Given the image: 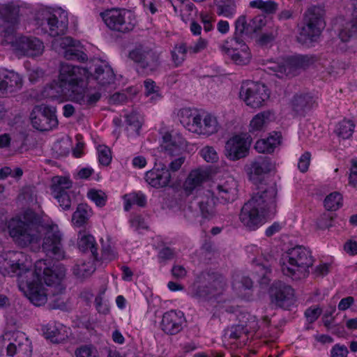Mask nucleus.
Returning <instances> with one entry per match:
<instances>
[{"mask_svg":"<svg viewBox=\"0 0 357 357\" xmlns=\"http://www.w3.org/2000/svg\"><path fill=\"white\" fill-rule=\"evenodd\" d=\"M70 146L71 139L69 137L66 136L54 144V149L59 152V154L65 155L68 153Z\"/></svg>","mask_w":357,"mask_h":357,"instance_id":"6e6d98bb","label":"nucleus"},{"mask_svg":"<svg viewBox=\"0 0 357 357\" xmlns=\"http://www.w3.org/2000/svg\"><path fill=\"white\" fill-rule=\"evenodd\" d=\"M32 344L21 331L7 332L0 336V357H31Z\"/></svg>","mask_w":357,"mask_h":357,"instance_id":"6e6552de","label":"nucleus"},{"mask_svg":"<svg viewBox=\"0 0 357 357\" xmlns=\"http://www.w3.org/2000/svg\"><path fill=\"white\" fill-rule=\"evenodd\" d=\"M246 250L249 255L253 256L252 259V262L255 264V273L256 275L255 277L257 280L260 283H266L268 278V275L270 273V269L266 263L261 262V259L262 258H264L266 260H267V259L264 257L261 248L252 244L247 246Z\"/></svg>","mask_w":357,"mask_h":357,"instance_id":"393cba45","label":"nucleus"},{"mask_svg":"<svg viewBox=\"0 0 357 357\" xmlns=\"http://www.w3.org/2000/svg\"><path fill=\"white\" fill-rule=\"evenodd\" d=\"M160 152L170 156L194 154L197 149V145L190 143L179 133L165 132L162 134Z\"/></svg>","mask_w":357,"mask_h":357,"instance_id":"4468645a","label":"nucleus"},{"mask_svg":"<svg viewBox=\"0 0 357 357\" xmlns=\"http://www.w3.org/2000/svg\"><path fill=\"white\" fill-rule=\"evenodd\" d=\"M271 302L275 305L289 309L294 303V289L282 282H275L270 289Z\"/></svg>","mask_w":357,"mask_h":357,"instance_id":"aec40b11","label":"nucleus"},{"mask_svg":"<svg viewBox=\"0 0 357 357\" xmlns=\"http://www.w3.org/2000/svg\"><path fill=\"white\" fill-rule=\"evenodd\" d=\"M314 59L307 55H296L287 58H280L269 61L267 70L279 78L294 75L298 68H305L312 63Z\"/></svg>","mask_w":357,"mask_h":357,"instance_id":"f8f14e48","label":"nucleus"},{"mask_svg":"<svg viewBox=\"0 0 357 357\" xmlns=\"http://www.w3.org/2000/svg\"><path fill=\"white\" fill-rule=\"evenodd\" d=\"M87 198L93 202L98 207H102L106 204L107 197L101 190L91 188L88 190Z\"/></svg>","mask_w":357,"mask_h":357,"instance_id":"49530a36","label":"nucleus"},{"mask_svg":"<svg viewBox=\"0 0 357 357\" xmlns=\"http://www.w3.org/2000/svg\"><path fill=\"white\" fill-rule=\"evenodd\" d=\"M23 81L20 74L6 69L0 70V90L6 92H13L20 89Z\"/></svg>","mask_w":357,"mask_h":357,"instance_id":"a878e982","label":"nucleus"},{"mask_svg":"<svg viewBox=\"0 0 357 357\" xmlns=\"http://www.w3.org/2000/svg\"><path fill=\"white\" fill-rule=\"evenodd\" d=\"M92 215L93 211L88 204H80L73 214L72 222L75 227H82L87 222Z\"/></svg>","mask_w":357,"mask_h":357,"instance_id":"72a5a7b5","label":"nucleus"},{"mask_svg":"<svg viewBox=\"0 0 357 357\" xmlns=\"http://www.w3.org/2000/svg\"><path fill=\"white\" fill-rule=\"evenodd\" d=\"M196 8L192 3H188L183 5L182 8L181 9V20L186 22L190 20L192 14L196 13Z\"/></svg>","mask_w":357,"mask_h":357,"instance_id":"bf43d9fd","label":"nucleus"},{"mask_svg":"<svg viewBox=\"0 0 357 357\" xmlns=\"http://www.w3.org/2000/svg\"><path fill=\"white\" fill-rule=\"evenodd\" d=\"M355 128V124L353 121L349 119H343L340 121L335 129V134L342 139L350 138Z\"/></svg>","mask_w":357,"mask_h":357,"instance_id":"58836bf2","label":"nucleus"},{"mask_svg":"<svg viewBox=\"0 0 357 357\" xmlns=\"http://www.w3.org/2000/svg\"><path fill=\"white\" fill-rule=\"evenodd\" d=\"M252 286V280L247 277L237 275L233 281L232 287L238 293L243 289H250Z\"/></svg>","mask_w":357,"mask_h":357,"instance_id":"3c124183","label":"nucleus"},{"mask_svg":"<svg viewBox=\"0 0 357 357\" xmlns=\"http://www.w3.org/2000/svg\"><path fill=\"white\" fill-rule=\"evenodd\" d=\"M250 29V24L247 23L245 15L239 16L235 22L236 33L242 34Z\"/></svg>","mask_w":357,"mask_h":357,"instance_id":"0e129e2a","label":"nucleus"},{"mask_svg":"<svg viewBox=\"0 0 357 357\" xmlns=\"http://www.w3.org/2000/svg\"><path fill=\"white\" fill-rule=\"evenodd\" d=\"M92 76L102 86L114 83L115 79L112 68L105 61H98L94 65V74Z\"/></svg>","mask_w":357,"mask_h":357,"instance_id":"c756f323","label":"nucleus"},{"mask_svg":"<svg viewBox=\"0 0 357 357\" xmlns=\"http://www.w3.org/2000/svg\"><path fill=\"white\" fill-rule=\"evenodd\" d=\"M117 257V253L114 248L110 245L104 246L102 251L101 260L107 263L114 260Z\"/></svg>","mask_w":357,"mask_h":357,"instance_id":"680f3d73","label":"nucleus"},{"mask_svg":"<svg viewBox=\"0 0 357 357\" xmlns=\"http://www.w3.org/2000/svg\"><path fill=\"white\" fill-rule=\"evenodd\" d=\"M145 95L149 98L151 102H154L161 98L159 88L151 79L144 81Z\"/></svg>","mask_w":357,"mask_h":357,"instance_id":"de8ad7c7","label":"nucleus"},{"mask_svg":"<svg viewBox=\"0 0 357 357\" xmlns=\"http://www.w3.org/2000/svg\"><path fill=\"white\" fill-rule=\"evenodd\" d=\"M275 169L274 165H273L268 158H258L250 163L245 166V172L248 176V179L255 185H261L258 188V191L260 188H263L264 190L268 188L270 186L274 185V183L267 185L263 184V181L267 177L268 174Z\"/></svg>","mask_w":357,"mask_h":357,"instance_id":"f3484780","label":"nucleus"},{"mask_svg":"<svg viewBox=\"0 0 357 357\" xmlns=\"http://www.w3.org/2000/svg\"><path fill=\"white\" fill-rule=\"evenodd\" d=\"M130 58L146 72H153L159 66L158 56L151 51H145L142 47H137L130 52Z\"/></svg>","mask_w":357,"mask_h":357,"instance_id":"b1692460","label":"nucleus"},{"mask_svg":"<svg viewBox=\"0 0 357 357\" xmlns=\"http://www.w3.org/2000/svg\"><path fill=\"white\" fill-rule=\"evenodd\" d=\"M56 108L45 105L36 106L31 113L32 126L40 131L54 129L58 126Z\"/></svg>","mask_w":357,"mask_h":357,"instance_id":"a211bd4d","label":"nucleus"},{"mask_svg":"<svg viewBox=\"0 0 357 357\" xmlns=\"http://www.w3.org/2000/svg\"><path fill=\"white\" fill-rule=\"evenodd\" d=\"M45 75L44 70L38 66H33L28 70V77L31 82H36L41 79Z\"/></svg>","mask_w":357,"mask_h":357,"instance_id":"e2e57ef3","label":"nucleus"},{"mask_svg":"<svg viewBox=\"0 0 357 357\" xmlns=\"http://www.w3.org/2000/svg\"><path fill=\"white\" fill-rule=\"evenodd\" d=\"M23 175V171L20 167L12 169L10 167H3L0 169V179H5L8 176L19 180Z\"/></svg>","mask_w":357,"mask_h":357,"instance_id":"864d4df0","label":"nucleus"},{"mask_svg":"<svg viewBox=\"0 0 357 357\" xmlns=\"http://www.w3.org/2000/svg\"><path fill=\"white\" fill-rule=\"evenodd\" d=\"M208 178V174L205 170L198 169L191 171L183 183L184 191L190 195L194 190H199V187Z\"/></svg>","mask_w":357,"mask_h":357,"instance_id":"7c9ffc66","label":"nucleus"},{"mask_svg":"<svg viewBox=\"0 0 357 357\" xmlns=\"http://www.w3.org/2000/svg\"><path fill=\"white\" fill-rule=\"evenodd\" d=\"M124 202V209L128 211L134 205L144 206L146 203V197L142 192H131L123 197Z\"/></svg>","mask_w":357,"mask_h":357,"instance_id":"4c0bfd02","label":"nucleus"},{"mask_svg":"<svg viewBox=\"0 0 357 357\" xmlns=\"http://www.w3.org/2000/svg\"><path fill=\"white\" fill-rule=\"evenodd\" d=\"M313 261L311 251L301 245L289 249L282 255L280 260L283 274L293 280L305 278Z\"/></svg>","mask_w":357,"mask_h":357,"instance_id":"423d86ee","label":"nucleus"},{"mask_svg":"<svg viewBox=\"0 0 357 357\" xmlns=\"http://www.w3.org/2000/svg\"><path fill=\"white\" fill-rule=\"evenodd\" d=\"M100 98L99 92L86 93L85 88H82L73 96L70 100L81 105L91 106L96 104Z\"/></svg>","mask_w":357,"mask_h":357,"instance_id":"c9c22d12","label":"nucleus"},{"mask_svg":"<svg viewBox=\"0 0 357 357\" xmlns=\"http://www.w3.org/2000/svg\"><path fill=\"white\" fill-rule=\"evenodd\" d=\"M237 182L234 178H229L223 184L218 185L214 192L206 191L203 195L197 197V204L199 205L202 215L204 218L211 219L215 214L214 208L213 194L221 202H233L237 197Z\"/></svg>","mask_w":357,"mask_h":357,"instance_id":"0eeeda50","label":"nucleus"},{"mask_svg":"<svg viewBox=\"0 0 357 357\" xmlns=\"http://www.w3.org/2000/svg\"><path fill=\"white\" fill-rule=\"evenodd\" d=\"M53 197L57 200L59 206L63 210H68L71 206V199L68 194V191L65 192H58L57 188H54V194L52 195Z\"/></svg>","mask_w":357,"mask_h":357,"instance_id":"603ef678","label":"nucleus"},{"mask_svg":"<svg viewBox=\"0 0 357 357\" xmlns=\"http://www.w3.org/2000/svg\"><path fill=\"white\" fill-rule=\"evenodd\" d=\"M45 338L52 342L59 343L65 340L70 333V328L59 322H51L43 326Z\"/></svg>","mask_w":357,"mask_h":357,"instance_id":"cd10ccee","label":"nucleus"},{"mask_svg":"<svg viewBox=\"0 0 357 357\" xmlns=\"http://www.w3.org/2000/svg\"><path fill=\"white\" fill-rule=\"evenodd\" d=\"M275 119V114L272 110L259 112L254 115L250 121L248 131L252 135L264 133Z\"/></svg>","mask_w":357,"mask_h":357,"instance_id":"5701e85b","label":"nucleus"},{"mask_svg":"<svg viewBox=\"0 0 357 357\" xmlns=\"http://www.w3.org/2000/svg\"><path fill=\"white\" fill-rule=\"evenodd\" d=\"M188 49L185 43L176 44L171 52L172 61L174 66H181L186 59Z\"/></svg>","mask_w":357,"mask_h":357,"instance_id":"79ce46f5","label":"nucleus"},{"mask_svg":"<svg viewBox=\"0 0 357 357\" xmlns=\"http://www.w3.org/2000/svg\"><path fill=\"white\" fill-rule=\"evenodd\" d=\"M100 17L111 31L128 33L136 25L137 20L133 12L126 8H110L100 13Z\"/></svg>","mask_w":357,"mask_h":357,"instance_id":"9d476101","label":"nucleus"},{"mask_svg":"<svg viewBox=\"0 0 357 357\" xmlns=\"http://www.w3.org/2000/svg\"><path fill=\"white\" fill-rule=\"evenodd\" d=\"M52 45L56 50H59V48L63 50V56L66 59L84 61L87 59L86 54L78 49V43L70 37L55 39Z\"/></svg>","mask_w":357,"mask_h":357,"instance_id":"4be33fe9","label":"nucleus"},{"mask_svg":"<svg viewBox=\"0 0 357 357\" xmlns=\"http://www.w3.org/2000/svg\"><path fill=\"white\" fill-rule=\"evenodd\" d=\"M321 313V308H319V307H312L308 308L305 311V315L306 317L307 320L309 322L312 323L318 319Z\"/></svg>","mask_w":357,"mask_h":357,"instance_id":"69168bd1","label":"nucleus"},{"mask_svg":"<svg viewBox=\"0 0 357 357\" xmlns=\"http://www.w3.org/2000/svg\"><path fill=\"white\" fill-rule=\"evenodd\" d=\"M252 139L248 133L234 135L225 143V151L227 156H247Z\"/></svg>","mask_w":357,"mask_h":357,"instance_id":"6ab92c4d","label":"nucleus"},{"mask_svg":"<svg viewBox=\"0 0 357 357\" xmlns=\"http://www.w3.org/2000/svg\"><path fill=\"white\" fill-rule=\"evenodd\" d=\"M202 136L209 137L218 133L222 129V126L219 118L214 114L210 112L208 121L206 122Z\"/></svg>","mask_w":357,"mask_h":357,"instance_id":"a19ab883","label":"nucleus"},{"mask_svg":"<svg viewBox=\"0 0 357 357\" xmlns=\"http://www.w3.org/2000/svg\"><path fill=\"white\" fill-rule=\"evenodd\" d=\"M342 206V196L337 192L328 195L324 199V206L328 211H336Z\"/></svg>","mask_w":357,"mask_h":357,"instance_id":"c03bdc74","label":"nucleus"},{"mask_svg":"<svg viewBox=\"0 0 357 357\" xmlns=\"http://www.w3.org/2000/svg\"><path fill=\"white\" fill-rule=\"evenodd\" d=\"M90 75L86 68L61 63L58 79L47 86L45 93L48 98L59 103L70 100L77 92L86 88Z\"/></svg>","mask_w":357,"mask_h":357,"instance_id":"20e7f679","label":"nucleus"},{"mask_svg":"<svg viewBox=\"0 0 357 357\" xmlns=\"http://www.w3.org/2000/svg\"><path fill=\"white\" fill-rule=\"evenodd\" d=\"M126 130L130 136L138 135L143 123V117L135 111L125 115Z\"/></svg>","mask_w":357,"mask_h":357,"instance_id":"473e14b6","label":"nucleus"},{"mask_svg":"<svg viewBox=\"0 0 357 357\" xmlns=\"http://www.w3.org/2000/svg\"><path fill=\"white\" fill-rule=\"evenodd\" d=\"M37 23L43 31L52 37L64 34L68 28L66 14L60 9H42L38 14Z\"/></svg>","mask_w":357,"mask_h":357,"instance_id":"9b49d317","label":"nucleus"},{"mask_svg":"<svg viewBox=\"0 0 357 357\" xmlns=\"http://www.w3.org/2000/svg\"><path fill=\"white\" fill-rule=\"evenodd\" d=\"M8 229L13 241L20 246H39L43 235L42 248L47 255L56 259L64 257L62 235L58 226L47 217L40 219L31 210L20 213L8 222Z\"/></svg>","mask_w":357,"mask_h":357,"instance_id":"f03ea898","label":"nucleus"},{"mask_svg":"<svg viewBox=\"0 0 357 357\" xmlns=\"http://www.w3.org/2000/svg\"><path fill=\"white\" fill-rule=\"evenodd\" d=\"M77 245L80 251L83 252L90 251L94 259L97 258V243L96 239L88 231L83 230L78 233Z\"/></svg>","mask_w":357,"mask_h":357,"instance_id":"2f4dec72","label":"nucleus"},{"mask_svg":"<svg viewBox=\"0 0 357 357\" xmlns=\"http://www.w3.org/2000/svg\"><path fill=\"white\" fill-rule=\"evenodd\" d=\"M277 189L274 185L264 190L260 188L241 208L239 219L250 230H256L264 224L266 218L275 211Z\"/></svg>","mask_w":357,"mask_h":357,"instance_id":"39448f33","label":"nucleus"},{"mask_svg":"<svg viewBox=\"0 0 357 357\" xmlns=\"http://www.w3.org/2000/svg\"><path fill=\"white\" fill-rule=\"evenodd\" d=\"M269 98V90L260 82H245L241 84L239 90L240 100L252 109H259L264 107Z\"/></svg>","mask_w":357,"mask_h":357,"instance_id":"ddd939ff","label":"nucleus"},{"mask_svg":"<svg viewBox=\"0 0 357 357\" xmlns=\"http://www.w3.org/2000/svg\"><path fill=\"white\" fill-rule=\"evenodd\" d=\"M75 357H100L99 351L92 344H84L75 351Z\"/></svg>","mask_w":357,"mask_h":357,"instance_id":"09e8293b","label":"nucleus"},{"mask_svg":"<svg viewBox=\"0 0 357 357\" xmlns=\"http://www.w3.org/2000/svg\"><path fill=\"white\" fill-rule=\"evenodd\" d=\"M217 14L227 18H233L236 13V6L234 3H215Z\"/></svg>","mask_w":357,"mask_h":357,"instance_id":"a18cd8bd","label":"nucleus"},{"mask_svg":"<svg viewBox=\"0 0 357 357\" xmlns=\"http://www.w3.org/2000/svg\"><path fill=\"white\" fill-rule=\"evenodd\" d=\"M282 136L280 132H272L268 137L258 139L255 149L259 153L271 154L281 144Z\"/></svg>","mask_w":357,"mask_h":357,"instance_id":"c85d7f7f","label":"nucleus"},{"mask_svg":"<svg viewBox=\"0 0 357 357\" xmlns=\"http://www.w3.org/2000/svg\"><path fill=\"white\" fill-rule=\"evenodd\" d=\"M95 260H98V257L94 259H89L87 260L79 261L73 267V273L79 278H85L89 277L96 270Z\"/></svg>","mask_w":357,"mask_h":357,"instance_id":"f704fd0d","label":"nucleus"},{"mask_svg":"<svg viewBox=\"0 0 357 357\" xmlns=\"http://www.w3.org/2000/svg\"><path fill=\"white\" fill-rule=\"evenodd\" d=\"M185 321L184 314L181 311L171 310L162 315L160 328L168 335H175L182 330Z\"/></svg>","mask_w":357,"mask_h":357,"instance_id":"412c9836","label":"nucleus"},{"mask_svg":"<svg viewBox=\"0 0 357 357\" xmlns=\"http://www.w3.org/2000/svg\"><path fill=\"white\" fill-rule=\"evenodd\" d=\"M273 23L271 18L264 15L255 16L250 22V30L257 32L261 31L264 27L273 26Z\"/></svg>","mask_w":357,"mask_h":357,"instance_id":"37998d69","label":"nucleus"},{"mask_svg":"<svg viewBox=\"0 0 357 357\" xmlns=\"http://www.w3.org/2000/svg\"><path fill=\"white\" fill-rule=\"evenodd\" d=\"M331 357H347L348 349L344 345L335 344L331 349Z\"/></svg>","mask_w":357,"mask_h":357,"instance_id":"774afa93","label":"nucleus"},{"mask_svg":"<svg viewBox=\"0 0 357 357\" xmlns=\"http://www.w3.org/2000/svg\"><path fill=\"white\" fill-rule=\"evenodd\" d=\"M19 13L20 6L17 2L0 3V35L19 56L36 57L42 55L45 46L40 40L22 35L13 36L15 26L19 21Z\"/></svg>","mask_w":357,"mask_h":357,"instance_id":"7ed1b4c3","label":"nucleus"},{"mask_svg":"<svg viewBox=\"0 0 357 357\" xmlns=\"http://www.w3.org/2000/svg\"><path fill=\"white\" fill-rule=\"evenodd\" d=\"M271 29L270 32L262 33L259 38V42L261 45H268L274 40L277 36L278 29L277 27L273 26H270Z\"/></svg>","mask_w":357,"mask_h":357,"instance_id":"052dcab7","label":"nucleus"},{"mask_svg":"<svg viewBox=\"0 0 357 357\" xmlns=\"http://www.w3.org/2000/svg\"><path fill=\"white\" fill-rule=\"evenodd\" d=\"M199 19L204 25V30L205 32H209L213 29V22H214L215 18L213 14L206 12H202L199 14Z\"/></svg>","mask_w":357,"mask_h":357,"instance_id":"13d9d810","label":"nucleus"},{"mask_svg":"<svg viewBox=\"0 0 357 357\" xmlns=\"http://www.w3.org/2000/svg\"><path fill=\"white\" fill-rule=\"evenodd\" d=\"M72 181L67 176H56L52 178L50 185L51 195L54 194V188H57L58 192L68 191L72 187Z\"/></svg>","mask_w":357,"mask_h":357,"instance_id":"ea45409f","label":"nucleus"},{"mask_svg":"<svg viewBox=\"0 0 357 357\" xmlns=\"http://www.w3.org/2000/svg\"><path fill=\"white\" fill-rule=\"evenodd\" d=\"M171 177L169 170L163 165L161 168L155 167L147 172L145 179L151 186L160 188L167 186L170 183Z\"/></svg>","mask_w":357,"mask_h":357,"instance_id":"bb28decb","label":"nucleus"},{"mask_svg":"<svg viewBox=\"0 0 357 357\" xmlns=\"http://www.w3.org/2000/svg\"><path fill=\"white\" fill-rule=\"evenodd\" d=\"M19 199L29 204L36 202V194L35 188L31 186H26L22 188L19 195Z\"/></svg>","mask_w":357,"mask_h":357,"instance_id":"5fc2aeb1","label":"nucleus"},{"mask_svg":"<svg viewBox=\"0 0 357 357\" xmlns=\"http://www.w3.org/2000/svg\"><path fill=\"white\" fill-rule=\"evenodd\" d=\"M349 183L352 186L355 187L357 185V160L356 159L351 160Z\"/></svg>","mask_w":357,"mask_h":357,"instance_id":"338daca9","label":"nucleus"},{"mask_svg":"<svg viewBox=\"0 0 357 357\" xmlns=\"http://www.w3.org/2000/svg\"><path fill=\"white\" fill-rule=\"evenodd\" d=\"M210 114L205 110L183 108L178 113V119L183 126L189 132L202 135Z\"/></svg>","mask_w":357,"mask_h":357,"instance_id":"2eb2a0df","label":"nucleus"},{"mask_svg":"<svg viewBox=\"0 0 357 357\" xmlns=\"http://www.w3.org/2000/svg\"><path fill=\"white\" fill-rule=\"evenodd\" d=\"M325 10L321 6H313L305 13V24L301 27L298 40L303 44L316 41L325 27Z\"/></svg>","mask_w":357,"mask_h":357,"instance_id":"1a4fd4ad","label":"nucleus"},{"mask_svg":"<svg viewBox=\"0 0 357 357\" xmlns=\"http://www.w3.org/2000/svg\"><path fill=\"white\" fill-rule=\"evenodd\" d=\"M208 41L203 38H198L192 45L188 47L190 54H198L204 51L208 46Z\"/></svg>","mask_w":357,"mask_h":357,"instance_id":"4d7b16f0","label":"nucleus"},{"mask_svg":"<svg viewBox=\"0 0 357 357\" xmlns=\"http://www.w3.org/2000/svg\"><path fill=\"white\" fill-rule=\"evenodd\" d=\"M220 50L236 65H248L252 59L248 45L237 37L225 40L220 46Z\"/></svg>","mask_w":357,"mask_h":357,"instance_id":"dca6fc26","label":"nucleus"},{"mask_svg":"<svg viewBox=\"0 0 357 357\" xmlns=\"http://www.w3.org/2000/svg\"><path fill=\"white\" fill-rule=\"evenodd\" d=\"M0 274L17 277L20 290L33 305H44L50 296L54 308L64 306L61 280L66 269L61 264L52 266L47 260H38L32 268V261L26 254L8 251L0 255Z\"/></svg>","mask_w":357,"mask_h":357,"instance_id":"f257e3e1","label":"nucleus"},{"mask_svg":"<svg viewBox=\"0 0 357 357\" xmlns=\"http://www.w3.org/2000/svg\"><path fill=\"white\" fill-rule=\"evenodd\" d=\"M314 101L309 95L295 96L291 101V107L298 114H303L306 110L312 107Z\"/></svg>","mask_w":357,"mask_h":357,"instance_id":"e433bc0d","label":"nucleus"},{"mask_svg":"<svg viewBox=\"0 0 357 357\" xmlns=\"http://www.w3.org/2000/svg\"><path fill=\"white\" fill-rule=\"evenodd\" d=\"M251 8H258L266 13H273L277 10V4L273 1L254 0L250 2Z\"/></svg>","mask_w":357,"mask_h":357,"instance_id":"8fccbe9b","label":"nucleus"}]
</instances>
